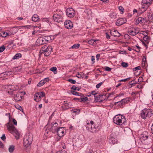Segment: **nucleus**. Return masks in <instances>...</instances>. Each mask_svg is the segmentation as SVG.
<instances>
[{"label":"nucleus","mask_w":153,"mask_h":153,"mask_svg":"<svg viewBox=\"0 0 153 153\" xmlns=\"http://www.w3.org/2000/svg\"><path fill=\"white\" fill-rule=\"evenodd\" d=\"M7 129L9 132L13 134L17 139H19L20 134L18 130L12 123H8L6 124Z\"/></svg>","instance_id":"f257e3e1"},{"label":"nucleus","mask_w":153,"mask_h":153,"mask_svg":"<svg viewBox=\"0 0 153 153\" xmlns=\"http://www.w3.org/2000/svg\"><path fill=\"white\" fill-rule=\"evenodd\" d=\"M141 142L145 144H149L151 142V139L146 131L143 132L140 136Z\"/></svg>","instance_id":"f03ea898"},{"label":"nucleus","mask_w":153,"mask_h":153,"mask_svg":"<svg viewBox=\"0 0 153 153\" xmlns=\"http://www.w3.org/2000/svg\"><path fill=\"white\" fill-rule=\"evenodd\" d=\"M52 50V48L51 46L46 45H45L41 48L39 55L40 56L43 53L45 56H48L51 54Z\"/></svg>","instance_id":"7ed1b4c3"},{"label":"nucleus","mask_w":153,"mask_h":153,"mask_svg":"<svg viewBox=\"0 0 153 153\" xmlns=\"http://www.w3.org/2000/svg\"><path fill=\"white\" fill-rule=\"evenodd\" d=\"M153 114L152 109L146 108L143 110L140 114L141 117L144 119L149 118Z\"/></svg>","instance_id":"20e7f679"},{"label":"nucleus","mask_w":153,"mask_h":153,"mask_svg":"<svg viewBox=\"0 0 153 153\" xmlns=\"http://www.w3.org/2000/svg\"><path fill=\"white\" fill-rule=\"evenodd\" d=\"M33 140V135L31 133H28L26 134L23 138L24 145L27 147L32 143Z\"/></svg>","instance_id":"39448f33"},{"label":"nucleus","mask_w":153,"mask_h":153,"mask_svg":"<svg viewBox=\"0 0 153 153\" xmlns=\"http://www.w3.org/2000/svg\"><path fill=\"white\" fill-rule=\"evenodd\" d=\"M113 120L115 124L118 125H121L124 123L126 119L124 116L120 114H118L115 116Z\"/></svg>","instance_id":"423d86ee"},{"label":"nucleus","mask_w":153,"mask_h":153,"mask_svg":"<svg viewBox=\"0 0 153 153\" xmlns=\"http://www.w3.org/2000/svg\"><path fill=\"white\" fill-rule=\"evenodd\" d=\"M58 10H59L58 13L53 15V19L55 22H59L62 21L63 19L62 15L63 13L59 10H57V11Z\"/></svg>","instance_id":"0eeeda50"},{"label":"nucleus","mask_w":153,"mask_h":153,"mask_svg":"<svg viewBox=\"0 0 153 153\" xmlns=\"http://www.w3.org/2000/svg\"><path fill=\"white\" fill-rule=\"evenodd\" d=\"M152 0H142L141 11L143 12L146 11L151 4Z\"/></svg>","instance_id":"6e6552de"},{"label":"nucleus","mask_w":153,"mask_h":153,"mask_svg":"<svg viewBox=\"0 0 153 153\" xmlns=\"http://www.w3.org/2000/svg\"><path fill=\"white\" fill-rule=\"evenodd\" d=\"M67 15L70 18L73 17L75 15V11L72 8H68L66 10Z\"/></svg>","instance_id":"1a4fd4ad"},{"label":"nucleus","mask_w":153,"mask_h":153,"mask_svg":"<svg viewBox=\"0 0 153 153\" xmlns=\"http://www.w3.org/2000/svg\"><path fill=\"white\" fill-rule=\"evenodd\" d=\"M25 92H19L17 93L16 96L14 97V99L16 102L20 101L22 99L23 94H25Z\"/></svg>","instance_id":"9d476101"},{"label":"nucleus","mask_w":153,"mask_h":153,"mask_svg":"<svg viewBox=\"0 0 153 153\" xmlns=\"http://www.w3.org/2000/svg\"><path fill=\"white\" fill-rule=\"evenodd\" d=\"M116 137L115 135L113 134L110 135L109 138V142L110 144L114 145L117 142V140L116 139Z\"/></svg>","instance_id":"9b49d317"},{"label":"nucleus","mask_w":153,"mask_h":153,"mask_svg":"<svg viewBox=\"0 0 153 153\" xmlns=\"http://www.w3.org/2000/svg\"><path fill=\"white\" fill-rule=\"evenodd\" d=\"M64 129L63 127H58L55 131V132H57V134L59 137H61L63 136L64 135Z\"/></svg>","instance_id":"f8f14e48"},{"label":"nucleus","mask_w":153,"mask_h":153,"mask_svg":"<svg viewBox=\"0 0 153 153\" xmlns=\"http://www.w3.org/2000/svg\"><path fill=\"white\" fill-rule=\"evenodd\" d=\"M126 21L125 18H120L117 20L116 24L117 26H120L125 23Z\"/></svg>","instance_id":"ddd939ff"},{"label":"nucleus","mask_w":153,"mask_h":153,"mask_svg":"<svg viewBox=\"0 0 153 153\" xmlns=\"http://www.w3.org/2000/svg\"><path fill=\"white\" fill-rule=\"evenodd\" d=\"M64 25L66 28L68 29H71L73 27L72 22L69 20H67L64 22Z\"/></svg>","instance_id":"4468645a"},{"label":"nucleus","mask_w":153,"mask_h":153,"mask_svg":"<svg viewBox=\"0 0 153 153\" xmlns=\"http://www.w3.org/2000/svg\"><path fill=\"white\" fill-rule=\"evenodd\" d=\"M46 44L50 42L53 39V36H48L43 37Z\"/></svg>","instance_id":"2eb2a0df"},{"label":"nucleus","mask_w":153,"mask_h":153,"mask_svg":"<svg viewBox=\"0 0 153 153\" xmlns=\"http://www.w3.org/2000/svg\"><path fill=\"white\" fill-rule=\"evenodd\" d=\"M36 43L39 45L46 44L43 37L39 38L36 41Z\"/></svg>","instance_id":"dca6fc26"},{"label":"nucleus","mask_w":153,"mask_h":153,"mask_svg":"<svg viewBox=\"0 0 153 153\" xmlns=\"http://www.w3.org/2000/svg\"><path fill=\"white\" fill-rule=\"evenodd\" d=\"M111 35L114 37H120V34L117 30H112L110 31Z\"/></svg>","instance_id":"f3484780"},{"label":"nucleus","mask_w":153,"mask_h":153,"mask_svg":"<svg viewBox=\"0 0 153 153\" xmlns=\"http://www.w3.org/2000/svg\"><path fill=\"white\" fill-rule=\"evenodd\" d=\"M51 128H50V130L52 131L53 132H55L56 130L57 129L56 127L58 126V124L56 122L52 123Z\"/></svg>","instance_id":"a211bd4d"},{"label":"nucleus","mask_w":153,"mask_h":153,"mask_svg":"<svg viewBox=\"0 0 153 153\" xmlns=\"http://www.w3.org/2000/svg\"><path fill=\"white\" fill-rule=\"evenodd\" d=\"M8 88L11 91H14L19 88V87L16 85H9Z\"/></svg>","instance_id":"6ab92c4d"},{"label":"nucleus","mask_w":153,"mask_h":153,"mask_svg":"<svg viewBox=\"0 0 153 153\" xmlns=\"http://www.w3.org/2000/svg\"><path fill=\"white\" fill-rule=\"evenodd\" d=\"M103 96L102 95H99L97 94V95H95V97H94V100L96 102H101L102 100L100 99V97H102Z\"/></svg>","instance_id":"aec40b11"},{"label":"nucleus","mask_w":153,"mask_h":153,"mask_svg":"<svg viewBox=\"0 0 153 153\" xmlns=\"http://www.w3.org/2000/svg\"><path fill=\"white\" fill-rule=\"evenodd\" d=\"M101 128V126L98 125L97 126H94V128L92 129V132H96L98 131Z\"/></svg>","instance_id":"412c9836"},{"label":"nucleus","mask_w":153,"mask_h":153,"mask_svg":"<svg viewBox=\"0 0 153 153\" xmlns=\"http://www.w3.org/2000/svg\"><path fill=\"white\" fill-rule=\"evenodd\" d=\"M45 93L43 92L40 91L37 93L35 94V96L37 97H39V98H41V97H44L45 96Z\"/></svg>","instance_id":"4be33fe9"},{"label":"nucleus","mask_w":153,"mask_h":153,"mask_svg":"<svg viewBox=\"0 0 153 153\" xmlns=\"http://www.w3.org/2000/svg\"><path fill=\"white\" fill-rule=\"evenodd\" d=\"M70 91L71 92V93H72V94L74 95L78 96L80 97H83V94H82L81 93L77 92L75 91L72 90Z\"/></svg>","instance_id":"5701e85b"},{"label":"nucleus","mask_w":153,"mask_h":153,"mask_svg":"<svg viewBox=\"0 0 153 153\" xmlns=\"http://www.w3.org/2000/svg\"><path fill=\"white\" fill-rule=\"evenodd\" d=\"M32 19L33 21L36 22L39 20V17L37 14H34L32 17Z\"/></svg>","instance_id":"b1692460"},{"label":"nucleus","mask_w":153,"mask_h":153,"mask_svg":"<svg viewBox=\"0 0 153 153\" xmlns=\"http://www.w3.org/2000/svg\"><path fill=\"white\" fill-rule=\"evenodd\" d=\"M144 21V19L142 17H139L136 20V23L138 24L139 23H143Z\"/></svg>","instance_id":"393cba45"},{"label":"nucleus","mask_w":153,"mask_h":153,"mask_svg":"<svg viewBox=\"0 0 153 153\" xmlns=\"http://www.w3.org/2000/svg\"><path fill=\"white\" fill-rule=\"evenodd\" d=\"M22 55L20 53H17L16 54V55L13 57L12 59L13 60L17 59L22 57Z\"/></svg>","instance_id":"a878e982"},{"label":"nucleus","mask_w":153,"mask_h":153,"mask_svg":"<svg viewBox=\"0 0 153 153\" xmlns=\"http://www.w3.org/2000/svg\"><path fill=\"white\" fill-rule=\"evenodd\" d=\"M15 146L14 145H11L9 146L8 150L10 153H12L13 152L15 149Z\"/></svg>","instance_id":"bb28decb"},{"label":"nucleus","mask_w":153,"mask_h":153,"mask_svg":"<svg viewBox=\"0 0 153 153\" xmlns=\"http://www.w3.org/2000/svg\"><path fill=\"white\" fill-rule=\"evenodd\" d=\"M135 33L134 31H133L132 28L129 30L128 31V33L131 36H134L136 35V34Z\"/></svg>","instance_id":"cd10ccee"},{"label":"nucleus","mask_w":153,"mask_h":153,"mask_svg":"<svg viewBox=\"0 0 153 153\" xmlns=\"http://www.w3.org/2000/svg\"><path fill=\"white\" fill-rule=\"evenodd\" d=\"M77 75L76 76L78 78H83L84 76V73L82 72H78Z\"/></svg>","instance_id":"c85d7f7f"},{"label":"nucleus","mask_w":153,"mask_h":153,"mask_svg":"<svg viewBox=\"0 0 153 153\" xmlns=\"http://www.w3.org/2000/svg\"><path fill=\"white\" fill-rule=\"evenodd\" d=\"M18 29L19 28L17 26L13 27L11 30L13 31L12 33V34H14L16 33L18 31Z\"/></svg>","instance_id":"c756f323"},{"label":"nucleus","mask_w":153,"mask_h":153,"mask_svg":"<svg viewBox=\"0 0 153 153\" xmlns=\"http://www.w3.org/2000/svg\"><path fill=\"white\" fill-rule=\"evenodd\" d=\"M84 12L88 16H89L91 15L92 11L91 10L89 9H86L85 10Z\"/></svg>","instance_id":"7c9ffc66"},{"label":"nucleus","mask_w":153,"mask_h":153,"mask_svg":"<svg viewBox=\"0 0 153 153\" xmlns=\"http://www.w3.org/2000/svg\"><path fill=\"white\" fill-rule=\"evenodd\" d=\"M121 101H122V104H123V105H124L126 103L128 102L129 100L128 98H126L122 100Z\"/></svg>","instance_id":"2f4dec72"},{"label":"nucleus","mask_w":153,"mask_h":153,"mask_svg":"<svg viewBox=\"0 0 153 153\" xmlns=\"http://www.w3.org/2000/svg\"><path fill=\"white\" fill-rule=\"evenodd\" d=\"M83 97L84 96L81 97L80 99H79L80 102H82L87 101L88 100V98L87 97Z\"/></svg>","instance_id":"473e14b6"},{"label":"nucleus","mask_w":153,"mask_h":153,"mask_svg":"<svg viewBox=\"0 0 153 153\" xmlns=\"http://www.w3.org/2000/svg\"><path fill=\"white\" fill-rule=\"evenodd\" d=\"M133 31H134L135 32V33L136 34H138L139 32V28L138 27H134L132 28Z\"/></svg>","instance_id":"72a5a7b5"},{"label":"nucleus","mask_w":153,"mask_h":153,"mask_svg":"<svg viewBox=\"0 0 153 153\" xmlns=\"http://www.w3.org/2000/svg\"><path fill=\"white\" fill-rule=\"evenodd\" d=\"M148 18L150 22L152 21L153 20V14H149L148 15Z\"/></svg>","instance_id":"f704fd0d"},{"label":"nucleus","mask_w":153,"mask_h":153,"mask_svg":"<svg viewBox=\"0 0 153 153\" xmlns=\"http://www.w3.org/2000/svg\"><path fill=\"white\" fill-rule=\"evenodd\" d=\"M57 68L56 67H53L50 69V70L52 71H53L54 74L57 73Z\"/></svg>","instance_id":"c9c22d12"},{"label":"nucleus","mask_w":153,"mask_h":153,"mask_svg":"<svg viewBox=\"0 0 153 153\" xmlns=\"http://www.w3.org/2000/svg\"><path fill=\"white\" fill-rule=\"evenodd\" d=\"M79 46L80 44H76L72 46L71 48H72L77 49L79 47Z\"/></svg>","instance_id":"e433bc0d"},{"label":"nucleus","mask_w":153,"mask_h":153,"mask_svg":"<svg viewBox=\"0 0 153 153\" xmlns=\"http://www.w3.org/2000/svg\"><path fill=\"white\" fill-rule=\"evenodd\" d=\"M96 40H95L94 39H91L88 40V43L90 45H93L94 43V42H96Z\"/></svg>","instance_id":"4c0bfd02"},{"label":"nucleus","mask_w":153,"mask_h":153,"mask_svg":"<svg viewBox=\"0 0 153 153\" xmlns=\"http://www.w3.org/2000/svg\"><path fill=\"white\" fill-rule=\"evenodd\" d=\"M94 126H95L94 125H91V126L90 128L88 126H86L87 129L88 130L91 132H92V131L93 130H92L94 128Z\"/></svg>","instance_id":"58836bf2"},{"label":"nucleus","mask_w":153,"mask_h":153,"mask_svg":"<svg viewBox=\"0 0 153 153\" xmlns=\"http://www.w3.org/2000/svg\"><path fill=\"white\" fill-rule=\"evenodd\" d=\"M9 72L5 71L0 74V76L1 77L4 76H7L8 75Z\"/></svg>","instance_id":"ea45409f"},{"label":"nucleus","mask_w":153,"mask_h":153,"mask_svg":"<svg viewBox=\"0 0 153 153\" xmlns=\"http://www.w3.org/2000/svg\"><path fill=\"white\" fill-rule=\"evenodd\" d=\"M42 80L37 84V86L38 87H41L45 84V82Z\"/></svg>","instance_id":"a19ab883"},{"label":"nucleus","mask_w":153,"mask_h":153,"mask_svg":"<svg viewBox=\"0 0 153 153\" xmlns=\"http://www.w3.org/2000/svg\"><path fill=\"white\" fill-rule=\"evenodd\" d=\"M0 34L1 35L0 36H1L3 37H6L7 35V33H5L4 32L0 33Z\"/></svg>","instance_id":"79ce46f5"},{"label":"nucleus","mask_w":153,"mask_h":153,"mask_svg":"<svg viewBox=\"0 0 153 153\" xmlns=\"http://www.w3.org/2000/svg\"><path fill=\"white\" fill-rule=\"evenodd\" d=\"M97 93H96V92L95 91H92L91 94H90L89 95H88V96H93V97H95V95H97Z\"/></svg>","instance_id":"37998d69"},{"label":"nucleus","mask_w":153,"mask_h":153,"mask_svg":"<svg viewBox=\"0 0 153 153\" xmlns=\"http://www.w3.org/2000/svg\"><path fill=\"white\" fill-rule=\"evenodd\" d=\"M118 9L121 12V14H122L124 12V9L123 8L122 6L119 7Z\"/></svg>","instance_id":"c03bdc74"},{"label":"nucleus","mask_w":153,"mask_h":153,"mask_svg":"<svg viewBox=\"0 0 153 153\" xmlns=\"http://www.w3.org/2000/svg\"><path fill=\"white\" fill-rule=\"evenodd\" d=\"M143 40L145 42H147V43H148V41L149 39V37L148 36H144L143 38Z\"/></svg>","instance_id":"a18cd8bd"},{"label":"nucleus","mask_w":153,"mask_h":153,"mask_svg":"<svg viewBox=\"0 0 153 153\" xmlns=\"http://www.w3.org/2000/svg\"><path fill=\"white\" fill-rule=\"evenodd\" d=\"M122 66L125 68L127 67L128 66V64L125 62H123L121 63Z\"/></svg>","instance_id":"49530a36"},{"label":"nucleus","mask_w":153,"mask_h":153,"mask_svg":"<svg viewBox=\"0 0 153 153\" xmlns=\"http://www.w3.org/2000/svg\"><path fill=\"white\" fill-rule=\"evenodd\" d=\"M68 81L71 83L73 84H74L76 83V81L75 80L72 79H69Z\"/></svg>","instance_id":"de8ad7c7"},{"label":"nucleus","mask_w":153,"mask_h":153,"mask_svg":"<svg viewBox=\"0 0 153 153\" xmlns=\"http://www.w3.org/2000/svg\"><path fill=\"white\" fill-rule=\"evenodd\" d=\"M5 49V47L3 45L1 46L0 47V52H3Z\"/></svg>","instance_id":"09e8293b"},{"label":"nucleus","mask_w":153,"mask_h":153,"mask_svg":"<svg viewBox=\"0 0 153 153\" xmlns=\"http://www.w3.org/2000/svg\"><path fill=\"white\" fill-rule=\"evenodd\" d=\"M15 107L17 109L20 110L21 111H23V110L22 107L20 106L17 105H16Z\"/></svg>","instance_id":"8fccbe9b"},{"label":"nucleus","mask_w":153,"mask_h":153,"mask_svg":"<svg viewBox=\"0 0 153 153\" xmlns=\"http://www.w3.org/2000/svg\"><path fill=\"white\" fill-rule=\"evenodd\" d=\"M64 102L65 103L64 104V105L67 107H69L71 106V104L70 102L68 103L67 101H64Z\"/></svg>","instance_id":"3c124183"},{"label":"nucleus","mask_w":153,"mask_h":153,"mask_svg":"<svg viewBox=\"0 0 153 153\" xmlns=\"http://www.w3.org/2000/svg\"><path fill=\"white\" fill-rule=\"evenodd\" d=\"M34 100H36V102H38L40 100H41V98H39V97H37L35 96V94L34 96Z\"/></svg>","instance_id":"603ef678"},{"label":"nucleus","mask_w":153,"mask_h":153,"mask_svg":"<svg viewBox=\"0 0 153 153\" xmlns=\"http://www.w3.org/2000/svg\"><path fill=\"white\" fill-rule=\"evenodd\" d=\"M130 79V78L129 77V78H127L125 79H121V80H119V82H126L127 81L129 80Z\"/></svg>","instance_id":"864d4df0"},{"label":"nucleus","mask_w":153,"mask_h":153,"mask_svg":"<svg viewBox=\"0 0 153 153\" xmlns=\"http://www.w3.org/2000/svg\"><path fill=\"white\" fill-rule=\"evenodd\" d=\"M42 81H43L45 82V84L47 82H48L49 81V79L48 78H46L44 79L43 80H42Z\"/></svg>","instance_id":"5fc2aeb1"},{"label":"nucleus","mask_w":153,"mask_h":153,"mask_svg":"<svg viewBox=\"0 0 153 153\" xmlns=\"http://www.w3.org/2000/svg\"><path fill=\"white\" fill-rule=\"evenodd\" d=\"M24 27L26 28L27 29H30L31 28H33L34 26H33L31 25H27L24 26Z\"/></svg>","instance_id":"6e6d98bb"},{"label":"nucleus","mask_w":153,"mask_h":153,"mask_svg":"<svg viewBox=\"0 0 153 153\" xmlns=\"http://www.w3.org/2000/svg\"><path fill=\"white\" fill-rule=\"evenodd\" d=\"M118 105L120 107H121L122 106H123V104H122V101L121 100L118 101Z\"/></svg>","instance_id":"4d7b16f0"},{"label":"nucleus","mask_w":153,"mask_h":153,"mask_svg":"<svg viewBox=\"0 0 153 153\" xmlns=\"http://www.w3.org/2000/svg\"><path fill=\"white\" fill-rule=\"evenodd\" d=\"M103 82H100L97 84L96 85V88H99L100 86L102 85Z\"/></svg>","instance_id":"13d9d810"},{"label":"nucleus","mask_w":153,"mask_h":153,"mask_svg":"<svg viewBox=\"0 0 153 153\" xmlns=\"http://www.w3.org/2000/svg\"><path fill=\"white\" fill-rule=\"evenodd\" d=\"M37 26L34 27L33 28V30L32 32V35H33L35 34V31H36V28H37Z\"/></svg>","instance_id":"bf43d9fd"},{"label":"nucleus","mask_w":153,"mask_h":153,"mask_svg":"<svg viewBox=\"0 0 153 153\" xmlns=\"http://www.w3.org/2000/svg\"><path fill=\"white\" fill-rule=\"evenodd\" d=\"M86 153H94V152L92 149H88Z\"/></svg>","instance_id":"052dcab7"},{"label":"nucleus","mask_w":153,"mask_h":153,"mask_svg":"<svg viewBox=\"0 0 153 153\" xmlns=\"http://www.w3.org/2000/svg\"><path fill=\"white\" fill-rule=\"evenodd\" d=\"M104 68L105 70L107 71H110L111 70V68L108 67H105Z\"/></svg>","instance_id":"680f3d73"},{"label":"nucleus","mask_w":153,"mask_h":153,"mask_svg":"<svg viewBox=\"0 0 153 153\" xmlns=\"http://www.w3.org/2000/svg\"><path fill=\"white\" fill-rule=\"evenodd\" d=\"M1 138L3 141H4L6 138L5 134H3L2 135V136L1 137Z\"/></svg>","instance_id":"e2e57ef3"},{"label":"nucleus","mask_w":153,"mask_h":153,"mask_svg":"<svg viewBox=\"0 0 153 153\" xmlns=\"http://www.w3.org/2000/svg\"><path fill=\"white\" fill-rule=\"evenodd\" d=\"M135 83L136 82L134 80H132L130 82V85H134L135 84Z\"/></svg>","instance_id":"0e129e2a"},{"label":"nucleus","mask_w":153,"mask_h":153,"mask_svg":"<svg viewBox=\"0 0 153 153\" xmlns=\"http://www.w3.org/2000/svg\"><path fill=\"white\" fill-rule=\"evenodd\" d=\"M105 36L106 38L107 39H110V37L108 33H105Z\"/></svg>","instance_id":"69168bd1"},{"label":"nucleus","mask_w":153,"mask_h":153,"mask_svg":"<svg viewBox=\"0 0 153 153\" xmlns=\"http://www.w3.org/2000/svg\"><path fill=\"white\" fill-rule=\"evenodd\" d=\"M77 88L78 87H76L75 85H73L71 88V89L72 90H76L77 89Z\"/></svg>","instance_id":"338daca9"},{"label":"nucleus","mask_w":153,"mask_h":153,"mask_svg":"<svg viewBox=\"0 0 153 153\" xmlns=\"http://www.w3.org/2000/svg\"><path fill=\"white\" fill-rule=\"evenodd\" d=\"M94 122L93 121H91L90 122V123H88L87 124L88 125H89V126H90L91 125H94Z\"/></svg>","instance_id":"774afa93"}]
</instances>
